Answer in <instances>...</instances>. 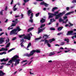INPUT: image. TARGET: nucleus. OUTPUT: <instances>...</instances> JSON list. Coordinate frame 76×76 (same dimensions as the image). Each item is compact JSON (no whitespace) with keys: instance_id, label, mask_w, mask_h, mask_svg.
<instances>
[{"instance_id":"50","label":"nucleus","mask_w":76,"mask_h":76,"mask_svg":"<svg viewBox=\"0 0 76 76\" xmlns=\"http://www.w3.org/2000/svg\"><path fill=\"white\" fill-rule=\"evenodd\" d=\"M3 66H0V69H2L3 68Z\"/></svg>"},{"instance_id":"45","label":"nucleus","mask_w":76,"mask_h":76,"mask_svg":"<svg viewBox=\"0 0 76 76\" xmlns=\"http://www.w3.org/2000/svg\"><path fill=\"white\" fill-rule=\"evenodd\" d=\"M16 38H16V37H13V38H12V41H13V40H15L16 39Z\"/></svg>"},{"instance_id":"27","label":"nucleus","mask_w":76,"mask_h":76,"mask_svg":"<svg viewBox=\"0 0 76 76\" xmlns=\"http://www.w3.org/2000/svg\"><path fill=\"white\" fill-rule=\"evenodd\" d=\"M45 26V24H42L41 26L40 27V28H43V27H44Z\"/></svg>"},{"instance_id":"55","label":"nucleus","mask_w":76,"mask_h":76,"mask_svg":"<svg viewBox=\"0 0 76 76\" xmlns=\"http://www.w3.org/2000/svg\"><path fill=\"white\" fill-rule=\"evenodd\" d=\"M3 34H4V32L1 33L0 34V36H1V35H2Z\"/></svg>"},{"instance_id":"7","label":"nucleus","mask_w":76,"mask_h":76,"mask_svg":"<svg viewBox=\"0 0 76 76\" xmlns=\"http://www.w3.org/2000/svg\"><path fill=\"white\" fill-rule=\"evenodd\" d=\"M73 30L69 31H68L67 33L66 34V35H73Z\"/></svg>"},{"instance_id":"13","label":"nucleus","mask_w":76,"mask_h":76,"mask_svg":"<svg viewBox=\"0 0 76 76\" xmlns=\"http://www.w3.org/2000/svg\"><path fill=\"white\" fill-rule=\"evenodd\" d=\"M74 12H75L72 11L71 12H68L65 14V16H67L68 15H70L71 13H74Z\"/></svg>"},{"instance_id":"39","label":"nucleus","mask_w":76,"mask_h":76,"mask_svg":"<svg viewBox=\"0 0 76 76\" xmlns=\"http://www.w3.org/2000/svg\"><path fill=\"white\" fill-rule=\"evenodd\" d=\"M4 11V10H1V11L0 12V15H3V12Z\"/></svg>"},{"instance_id":"34","label":"nucleus","mask_w":76,"mask_h":76,"mask_svg":"<svg viewBox=\"0 0 76 76\" xmlns=\"http://www.w3.org/2000/svg\"><path fill=\"white\" fill-rule=\"evenodd\" d=\"M44 37H49V36L47 35V34H44V36H43V38H44Z\"/></svg>"},{"instance_id":"10","label":"nucleus","mask_w":76,"mask_h":76,"mask_svg":"<svg viewBox=\"0 0 76 76\" xmlns=\"http://www.w3.org/2000/svg\"><path fill=\"white\" fill-rule=\"evenodd\" d=\"M9 60V58H7V59H5V58H4L2 59H1L0 60V61L1 62H3L4 61V62H6V61H7Z\"/></svg>"},{"instance_id":"31","label":"nucleus","mask_w":76,"mask_h":76,"mask_svg":"<svg viewBox=\"0 0 76 76\" xmlns=\"http://www.w3.org/2000/svg\"><path fill=\"white\" fill-rule=\"evenodd\" d=\"M49 40H46L45 41V42H44V44H45L46 43H48V42H49Z\"/></svg>"},{"instance_id":"33","label":"nucleus","mask_w":76,"mask_h":76,"mask_svg":"<svg viewBox=\"0 0 76 76\" xmlns=\"http://www.w3.org/2000/svg\"><path fill=\"white\" fill-rule=\"evenodd\" d=\"M39 14H40V13L38 12L36 14V17H38L39 15Z\"/></svg>"},{"instance_id":"1","label":"nucleus","mask_w":76,"mask_h":76,"mask_svg":"<svg viewBox=\"0 0 76 76\" xmlns=\"http://www.w3.org/2000/svg\"><path fill=\"white\" fill-rule=\"evenodd\" d=\"M41 51L40 50L37 49L36 50H33L32 51L30 52V53L29 54L28 53H26V56H27V57H31V56H33L34 54L35 53H40Z\"/></svg>"},{"instance_id":"15","label":"nucleus","mask_w":76,"mask_h":76,"mask_svg":"<svg viewBox=\"0 0 76 76\" xmlns=\"http://www.w3.org/2000/svg\"><path fill=\"white\" fill-rule=\"evenodd\" d=\"M32 13V12L31 11V10H29L27 12V15L28 16H30V14Z\"/></svg>"},{"instance_id":"46","label":"nucleus","mask_w":76,"mask_h":76,"mask_svg":"<svg viewBox=\"0 0 76 76\" xmlns=\"http://www.w3.org/2000/svg\"><path fill=\"white\" fill-rule=\"evenodd\" d=\"M44 5H45V7H47V6H48V5L47 4L45 3Z\"/></svg>"},{"instance_id":"56","label":"nucleus","mask_w":76,"mask_h":76,"mask_svg":"<svg viewBox=\"0 0 76 76\" xmlns=\"http://www.w3.org/2000/svg\"><path fill=\"white\" fill-rule=\"evenodd\" d=\"M20 16L19 15H16L15 16V18H18V17H19Z\"/></svg>"},{"instance_id":"12","label":"nucleus","mask_w":76,"mask_h":76,"mask_svg":"<svg viewBox=\"0 0 76 76\" xmlns=\"http://www.w3.org/2000/svg\"><path fill=\"white\" fill-rule=\"evenodd\" d=\"M45 22V19H44L43 18H42V19L40 20V22L42 23H43Z\"/></svg>"},{"instance_id":"24","label":"nucleus","mask_w":76,"mask_h":76,"mask_svg":"<svg viewBox=\"0 0 76 76\" xmlns=\"http://www.w3.org/2000/svg\"><path fill=\"white\" fill-rule=\"evenodd\" d=\"M64 41H66L67 43H68V42H69V39H64Z\"/></svg>"},{"instance_id":"5","label":"nucleus","mask_w":76,"mask_h":76,"mask_svg":"<svg viewBox=\"0 0 76 76\" xmlns=\"http://www.w3.org/2000/svg\"><path fill=\"white\" fill-rule=\"evenodd\" d=\"M59 22H62L63 23H65V24H66V23H67V22H68V19H66L65 21H64V20H62L61 18L59 19Z\"/></svg>"},{"instance_id":"6","label":"nucleus","mask_w":76,"mask_h":76,"mask_svg":"<svg viewBox=\"0 0 76 76\" xmlns=\"http://www.w3.org/2000/svg\"><path fill=\"white\" fill-rule=\"evenodd\" d=\"M28 36H25V37H24V39H28V40H30L31 39V36L30 34H28Z\"/></svg>"},{"instance_id":"43","label":"nucleus","mask_w":76,"mask_h":76,"mask_svg":"<svg viewBox=\"0 0 76 76\" xmlns=\"http://www.w3.org/2000/svg\"><path fill=\"white\" fill-rule=\"evenodd\" d=\"M50 30H52V31H54L55 30H56V29L55 28H50Z\"/></svg>"},{"instance_id":"21","label":"nucleus","mask_w":76,"mask_h":76,"mask_svg":"<svg viewBox=\"0 0 76 76\" xmlns=\"http://www.w3.org/2000/svg\"><path fill=\"white\" fill-rule=\"evenodd\" d=\"M56 9H58V7H53L52 10V12H54V10H56Z\"/></svg>"},{"instance_id":"49","label":"nucleus","mask_w":76,"mask_h":76,"mask_svg":"<svg viewBox=\"0 0 76 76\" xmlns=\"http://www.w3.org/2000/svg\"><path fill=\"white\" fill-rule=\"evenodd\" d=\"M47 45H48V47H51V45H50V44H49V43H48Z\"/></svg>"},{"instance_id":"9","label":"nucleus","mask_w":76,"mask_h":76,"mask_svg":"<svg viewBox=\"0 0 76 76\" xmlns=\"http://www.w3.org/2000/svg\"><path fill=\"white\" fill-rule=\"evenodd\" d=\"M46 28V27H44L43 28H42V29H40L39 31H38V32L37 33V34H39V33H41L42 32H43V31Z\"/></svg>"},{"instance_id":"18","label":"nucleus","mask_w":76,"mask_h":76,"mask_svg":"<svg viewBox=\"0 0 76 76\" xmlns=\"http://www.w3.org/2000/svg\"><path fill=\"white\" fill-rule=\"evenodd\" d=\"M13 59H14L13 57L12 58L11 60H10L9 61H8V63H10V64H12L13 61L14 62V61L13 60Z\"/></svg>"},{"instance_id":"30","label":"nucleus","mask_w":76,"mask_h":76,"mask_svg":"<svg viewBox=\"0 0 76 76\" xmlns=\"http://www.w3.org/2000/svg\"><path fill=\"white\" fill-rule=\"evenodd\" d=\"M45 3V2H44V1H43L42 2H41V3H40V5H44V4Z\"/></svg>"},{"instance_id":"36","label":"nucleus","mask_w":76,"mask_h":76,"mask_svg":"<svg viewBox=\"0 0 76 76\" xmlns=\"http://www.w3.org/2000/svg\"><path fill=\"white\" fill-rule=\"evenodd\" d=\"M65 44V42H61V45H63L64 44Z\"/></svg>"},{"instance_id":"61","label":"nucleus","mask_w":76,"mask_h":76,"mask_svg":"<svg viewBox=\"0 0 76 76\" xmlns=\"http://www.w3.org/2000/svg\"><path fill=\"white\" fill-rule=\"evenodd\" d=\"M7 7L6 6L5 7V10H7Z\"/></svg>"},{"instance_id":"40","label":"nucleus","mask_w":76,"mask_h":76,"mask_svg":"<svg viewBox=\"0 0 76 76\" xmlns=\"http://www.w3.org/2000/svg\"><path fill=\"white\" fill-rule=\"evenodd\" d=\"M41 39V37H40L39 38H36L35 39V40H39V39Z\"/></svg>"},{"instance_id":"54","label":"nucleus","mask_w":76,"mask_h":76,"mask_svg":"<svg viewBox=\"0 0 76 76\" xmlns=\"http://www.w3.org/2000/svg\"><path fill=\"white\" fill-rule=\"evenodd\" d=\"M69 10V7H67L66 8V10L68 11V10Z\"/></svg>"},{"instance_id":"53","label":"nucleus","mask_w":76,"mask_h":76,"mask_svg":"<svg viewBox=\"0 0 76 76\" xmlns=\"http://www.w3.org/2000/svg\"><path fill=\"white\" fill-rule=\"evenodd\" d=\"M33 61V60H32L31 61L30 63L28 64V65H29V64H31V63H32V62Z\"/></svg>"},{"instance_id":"64","label":"nucleus","mask_w":76,"mask_h":76,"mask_svg":"<svg viewBox=\"0 0 76 76\" xmlns=\"http://www.w3.org/2000/svg\"><path fill=\"white\" fill-rule=\"evenodd\" d=\"M48 63H51L52 62V61L50 60L48 61Z\"/></svg>"},{"instance_id":"60","label":"nucleus","mask_w":76,"mask_h":76,"mask_svg":"<svg viewBox=\"0 0 76 76\" xmlns=\"http://www.w3.org/2000/svg\"><path fill=\"white\" fill-rule=\"evenodd\" d=\"M29 73H30V75H34V73H32L31 72V71H30V72H29Z\"/></svg>"},{"instance_id":"2","label":"nucleus","mask_w":76,"mask_h":76,"mask_svg":"<svg viewBox=\"0 0 76 76\" xmlns=\"http://www.w3.org/2000/svg\"><path fill=\"white\" fill-rule=\"evenodd\" d=\"M22 30V29L20 28L19 26H17L16 27V28L12 30L11 31L10 33V35H12V34H15V35H17L18 34V33H16L17 31H20Z\"/></svg>"},{"instance_id":"48","label":"nucleus","mask_w":76,"mask_h":76,"mask_svg":"<svg viewBox=\"0 0 76 76\" xmlns=\"http://www.w3.org/2000/svg\"><path fill=\"white\" fill-rule=\"evenodd\" d=\"M6 63H1V65H4L5 64H6Z\"/></svg>"},{"instance_id":"14","label":"nucleus","mask_w":76,"mask_h":76,"mask_svg":"<svg viewBox=\"0 0 76 76\" xmlns=\"http://www.w3.org/2000/svg\"><path fill=\"white\" fill-rule=\"evenodd\" d=\"M5 73H4L3 72V71L1 70H0V76H3L5 75Z\"/></svg>"},{"instance_id":"29","label":"nucleus","mask_w":76,"mask_h":76,"mask_svg":"<svg viewBox=\"0 0 76 76\" xmlns=\"http://www.w3.org/2000/svg\"><path fill=\"white\" fill-rule=\"evenodd\" d=\"M6 54V52H4L1 53H0V55H3V54Z\"/></svg>"},{"instance_id":"42","label":"nucleus","mask_w":76,"mask_h":76,"mask_svg":"<svg viewBox=\"0 0 76 76\" xmlns=\"http://www.w3.org/2000/svg\"><path fill=\"white\" fill-rule=\"evenodd\" d=\"M67 19V16H66L64 17V20H65Z\"/></svg>"},{"instance_id":"37","label":"nucleus","mask_w":76,"mask_h":76,"mask_svg":"<svg viewBox=\"0 0 76 76\" xmlns=\"http://www.w3.org/2000/svg\"><path fill=\"white\" fill-rule=\"evenodd\" d=\"M69 24L70 25V26H73V24L70 23V22H69Z\"/></svg>"},{"instance_id":"44","label":"nucleus","mask_w":76,"mask_h":76,"mask_svg":"<svg viewBox=\"0 0 76 76\" xmlns=\"http://www.w3.org/2000/svg\"><path fill=\"white\" fill-rule=\"evenodd\" d=\"M53 15H50L49 16L48 19H50V18H53Z\"/></svg>"},{"instance_id":"35","label":"nucleus","mask_w":76,"mask_h":76,"mask_svg":"<svg viewBox=\"0 0 76 76\" xmlns=\"http://www.w3.org/2000/svg\"><path fill=\"white\" fill-rule=\"evenodd\" d=\"M25 34H24L22 35L19 36V38H22V37H25Z\"/></svg>"},{"instance_id":"17","label":"nucleus","mask_w":76,"mask_h":76,"mask_svg":"<svg viewBox=\"0 0 76 76\" xmlns=\"http://www.w3.org/2000/svg\"><path fill=\"white\" fill-rule=\"evenodd\" d=\"M34 29V27H31L29 28L27 30L28 32H29L31 31H32V30H33Z\"/></svg>"},{"instance_id":"32","label":"nucleus","mask_w":76,"mask_h":76,"mask_svg":"<svg viewBox=\"0 0 76 76\" xmlns=\"http://www.w3.org/2000/svg\"><path fill=\"white\" fill-rule=\"evenodd\" d=\"M15 23H18V22H19V21H18V19H16L15 20Z\"/></svg>"},{"instance_id":"3","label":"nucleus","mask_w":76,"mask_h":76,"mask_svg":"<svg viewBox=\"0 0 76 76\" xmlns=\"http://www.w3.org/2000/svg\"><path fill=\"white\" fill-rule=\"evenodd\" d=\"M66 13V11H64L62 12H60L59 13L58 15L56 14H52L53 16H56V17L55 18V19H58L59 18H61V16H63V15Z\"/></svg>"},{"instance_id":"22","label":"nucleus","mask_w":76,"mask_h":76,"mask_svg":"<svg viewBox=\"0 0 76 76\" xmlns=\"http://www.w3.org/2000/svg\"><path fill=\"white\" fill-rule=\"evenodd\" d=\"M16 24H17L16 23H12V25L10 27H12L13 26H15Z\"/></svg>"},{"instance_id":"59","label":"nucleus","mask_w":76,"mask_h":76,"mask_svg":"<svg viewBox=\"0 0 76 76\" xmlns=\"http://www.w3.org/2000/svg\"><path fill=\"white\" fill-rule=\"evenodd\" d=\"M61 34H62V33H58L57 35H61Z\"/></svg>"},{"instance_id":"47","label":"nucleus","mask_w":76,"mask_h":76,"mask_svg":"<svg viewBox=\"0 0 76 76\" xmlns=\"http://www.w3.org/2000/svg\"><path fill=\"white\" fill-rule=\"evenodd\" d=\"M72 3H76V0H73V1H72Z\"/></svg>"},{"instance_id":"63","label":"nucleus","mask_w":76,"mask_h":76,"mask_svg":"<svg viewBox=\"0 0 76 76\" xmlns=\"http://www.w3.org/2000/svg\"><path fill=\"white\" fill-rule=\"evenodd\" d=\"M8 49L7 48H4V51H7Z\"/></svg>"},{"instance_id":"25","label":"nucleus","mask_w":76,"mask_h":76,"mask_svg":"<svg viewBox=\"0 0 76 76\" xmlns=\"http://www.w3.org/2000/svg\"><path fill=\"white\" fill-rule=\"evenodd\" d=\"M54 18L53 19H51L50 20V21L51 22H55L56 21V20H54Z\"/></svg>"},{"instance_id":"19","label":"nucleus","mask_w":76,"mask_h":76,"mask_svg":"<svg viewBox=\"0 0 76 76\" xmlns=\"http://www.w3.org/2000/svg\"><path fill=\"white\" fill-rule=\"evenodd\" d=\"M29 0H23V1L24 2L23 3V6H25L26 3H27V2H28V1H29Z\"/></svg>"},{"instance_id":"38","label":"nucleus","mask_w":76,"mask_h":76,"mask_svg":"<svg viewBox=\"0 0 76 76\" xmlns=\"http://www.w3.org/2000/svg\"><path fill=\"white\" fill-rule=\"evenodd\" d=\"M4 51V48H1V50L0 49V51Z\"/></svg>"},{"instance_id":"52","label":"nucleus","mask_w":76,"mask_h":76,"mask_svg":"<svg viewBox=\"0 0 76 76\" xmlns=\"http://www.w3.org/2000/svg\"><path fill=\"white\" fill-rule=\"evenodd\" d=\"M14 65V63L12 64V66H11V67H13V66Z\"/></svg>"},{"instance_id":"20","label":"nucleus","mask_w":76,"mask_h":76,"mask_svg":"<svg viewBox=\"0 0 76 76\" xmlns=\"http://www.w3.org/2000/svg\"><path fill=\"white\" fill-rule=\"evenodd\" d=\"M63 28V27H59L58 28V31H60L61 30H62V29Z\"/></svg>"},{"instance_id":"8","label":"nucleus","mask_w":76,"mask_h":76,"mask_svg":"<svg viewBox=\"0 0 76 76\" xmlns=\"http://www.w3.org/2000/svg\"><path fill=\"white\" fill-rule=\"evenodd\" d=\"M31 16L30 17L31 20H29V21L31 22V23H32V22H33V20L32 19V18L33 17H34V13H31Z\"/></svg>"},{"instance_id":"26","label":"nucleus","mask_w":76,"mask_h":76,"mask_svg":"<svg viewBox=\"0 0 76 76\" xmlns=\"http://www.w3.org/2000/svg\"><path fill=\"white\" fill-rule=\"evenodd\" d=\"M31 46V42H29L28 44V46L27 47V48H29L30 46Z\"/></svg>"},{"instance_id":"51","label":"nucleus","mask_w":76,"mask_h":76,"mask_svg":"<svg viewBox=\"0 0 76 76\" xmlns=\"http://www.w3.org/2000/svg\"><path fill=\"white\" fill-rule=\"evenodd\" d=\"M55 14H58V11H56L54 12Z\"/></svg>"},{"instance_id":"16","label":"nucleus","mask_w":76,"mask_h":76,"mask_svg":"<svg viewBox=\"0 0 76 76\" xmlns=\"http://www.w3.org/2000/svg\"><path fill=\"white\" fill-rule=\"evenodd\" d=\"M56 41V39H54V38H52V39H50L49 40V42L51 43V42H52L53 41Z\"/></svg>"},{"instance_id":"41","label":"nucleus","mask_w":76,"mask_h":76,"mask_svg":"<svg viewBox=\"0 0 76 76\" xmlns=\"http://www.w3.org/2000/svg\"><path fill=\"white\" fill-rule=\"evenodd\" d=\"M13 10L14 12H15L16 10H17V9H18V8H13Z\"/></svg>"},{"instance_id":"4","label":"nucleus","mask_w":76,"mask_h":76,"mask_svg":"<svg viewBox=\"0 0 76 76\" xmlns=\"http://www.w3.org/2000/svg\"><path fill=\"white\" fill-rule=\"evenodd\" d=\"M14 59L12 60H14V62H15L17 64H19V61H20V59H18L19 57L18 55H15L13 56Z\"/></svg>"},{"instance_id":"11","label":"nucleus","mask_w":76,"mask_h":76,"mask_svg":"<svg viewBox=\"0 0 76 76\" xmlns=\"http://www.w3.org/2000/svg\"><path fill=\"white\" fill-rule=\"evenodd\" d=\"M4 38L2 37L0 38V44H2L3 42L4 41Z\"/></svg>"},{"instance_id":"57","label":"nucleus","mask_w":76,"mask_h":76,"mask_svg":"<svg viewBox=\"0 0 76 76\" xmlns=\"http://www.w3.org/2000/svg\"><path fill=\"white\" fill-rule=\"evenodd\" d=\"M21 16L22 18H23V14H21Z\"/></svg>"},{"instance_id":"23","label":"nucleus","mask_w":76,"mask_h":76,"mask_svg":"<svg viewBox=\"0 0 76 76\" xmlns=\"http://www.w3.org/2000/svg\"><path fill=\"white\" fill-rule=\"evenodd\" d=\"M10 45V43H9L6 46L5 48H8V47H9V46Z\"/></svg>"},{"instance_id":"58","label":"nucleus","mask_w":76,"mask_h":76,"mask_svg":"<svg viewBox=\"0 0 76 76\" xmlns=\"http://www.w3.org/2000/svg\"><path fill=\"white\" fill-rule=\"evenodd\" d=\"M55 46H58V47H59L60 45H59L58 44H56L55 45Z\"/></svg>"},{"instance_id":"28","label":"nucleus","mask_w":76,"mask_h":76,"mask_svg":"<svg viewBox=\"0 0 76 76\" xmlns=\"http://www.w3.org/2000/svg\"><path fill=\"white\" fill-rule=\"evenodd\" d=\"M15 48H12L10 49L8 51V53H9V52H10V51H12V50H15Z\"/></svg>"},{"instance_id":"62","label":"nucleus","mask_w":76,"mask_h":76,"mask_svg":"<svg viewBox=\"0 0 76 76\" xmlns=\"http://www.w3.org/2000/svg\"><path fill=\"white\" fill-rule=\"evenodd\" d=\"M69 26V25H68V24H66L65 25V27H67V26Z\"/></svg>"}]
</instances>
